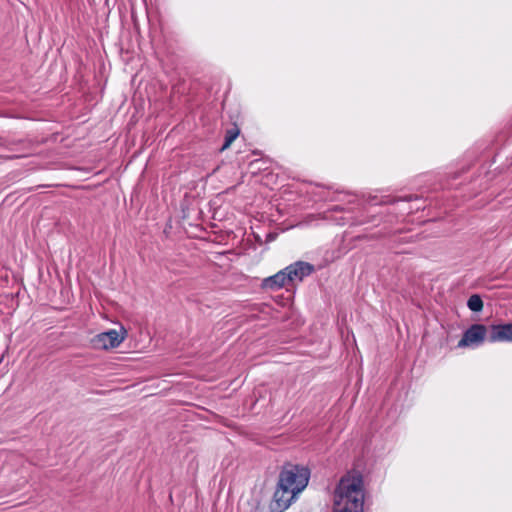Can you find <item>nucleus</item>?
<instances>
[{"instance_id":"nucleus-1","label":"nucleus","mask_w":512,"mask_h":512,"mask_svg":"<svg viewBox=\"0 0 512 512\" xmlns=\"http://www.w3.org/2000/svg\"><path fill=\"white\" fill-rule=\"evenodd\" d=\"M307 466L285 463L278 475V481L270 504L271 512H284L307 487L310 479Z\"/></svg>"},{"instance_id":"nucleus-2","label":"nucleus","mask_w":512,"mask_h":512,"mask_svg":"<svg viewBox=\"0 0 512 512\" xmlns=\"http://www.w3.org/2000/svg\"><path fill=\"white\" fill-rule=\"evenodd\" d=\"M363 485L359 472L343 476L334 492L333 512H363Z\"/></svg>"},{"instance_id":"nucleus-3","label":"nucleus","mask_w":512,"mask_h":512,"mask_svg":"<svg viewBox=\"0 0 512 512\" xmlns=\"http://www.w3.org/2000/svg\"><path fill=\"white\" fill-rule=\"evenodd\" d=\"M126 335V330L119 333L118 331L111 329L95 335L91 340V344L94 349L98 350L113 349L118 347L124 341Z\"/></svg>"},{"instance_id":"nucleus-4","label":"nucleus","mask_w":512,"mask_h":512,"mask_svg":"<svg viewBox=\"0 0 512 512\" xmlns=\"http://www.w3.org/2000/svg\"><path fill=\"white\" fill-rule=\"evenodd\" d=\"M488 330L483 324H473L464 333L458 342V347L479 346L485 338L487 339Z\"/></svg>"},{"instance_id":"nucleus-5","label":"nucleus","mask_w":512,"mask_h":512,"mask_svg":"<svg viewBox=\"0 0 512 512\" xmlns=\"http://www.w3.org/2000/svg\"><path fill=\"white\" fill-rule=\"evenodd\" d=\"M288 282L302 281L304 277L314 272V266L308 262L297 261L284 268Z\"/></svg>"},{"instance_id":"nucleus-6","label":"nucleus","mask_w":512,"mask_h":512,"mask_svg":"<svg viewBox=\"0 0 512 512\" xmlns=\"http://www.w3.org/2000/svg\"><path fill=\"white\" fill-rule=\"evenodd\" d=\"M487 340L490 343L512 342V323L491 325L488 330Z\"/></svg>"},{"instance_id":"nucleus-7","label":"nucleus","mask_w":512,"mask_h":512,"mask_svg":"<svg viewBox=\"0 0 512 512\" xmlns=\"http://www.w3.org/2000/svg\"><path fill=\"white\" fill-rule=\"evenodd\" d=\"M288 282L284 269L273 276L267 277L262 281V288L267 290H278Z\"/></svg>"},{"instance_id":"nucleus-8","label":"nucleus","mask_w":512,"mask_h":512,"mask_svg":"<svg viewBox=\"0 0 512 512\" xmlns=\"http://www.w3.org/2000/svg\"><path fill=\"white\" fill-rule=\"evenodd\" d=\"M467 307L473 312H480L483 309V300L478 294H473L467 301Z\"/></svg>"},{"instance_id":"nucleus-9","label":"nucleus","mask_w":512,"mask_h":512,"mask_svg":"<svg viewBox=\"0 0 512 512\" xmlns=\"http://www.w3.org/2000/svg\"><path fill=\"white\" fill-rule=\"evenodd\" d=\"M240 129L234 123V127L226 130V149L231 145V143L239 136Z\"/></svg>"},{"instance_id":"nucleus-10","label":"nucleus","mask_w":512,"mask_h":512,"mask_svg":"<svg viewBox=\"0 0 512 512\" xmlns=\"http://www.w3.org/2000/svg\"><path fill=\"white\" fill-rule=\"evenodd\" d=\"M223 255H224V251H210V252H209V256H208V258H209V260H210L211 262L216 263V261H217L220 257H222Z\"/></svg>"},{"instance_id":"nucleus-11","label":"nucleus","mask_w":512,"mask_h":512,"mask_svg":"<svg viewBox=\"0 0 512 512\" xmlns=\"http://www.w3.org/2000/svg\"><path fill=\"white\" fill-rule=\"evenodd\" d=\"M277 234L276 233H269L267 235V241H273L276 239Z\"/></svg>"},{"instance_id":"nucleus-12","label":"nucleus","mask_w":512,"mask_h":512,"mask_svg":"<svg viewBox=\"0 0 512 512\" xmlns=\"http://www.w3.org/2000/svg\"><path fill=\"white\" fill-rule=\"evenodd\" d=\"M413 199H418V197L416 195L415 196L414 195H409V196H406L404 198V200H406V201H411Z\"/></svg>"},{"instance_id":"nucleus-13","label":"nucleus","mask_w":512,"mask_h":512,"mask_svg":"<svg viewBox=\"0 0 512 512\" xmlns=\"http://www.w3.org/2000/svg\"><path fill=\"white\" fill-rule=\"evenodd\" d=\"M219 151L220 152H223L224 151V144L221 145V147L219 148Z\"/></svg>"},{"instance_id":"nucleus-14","label":"nucleus","mask_w":512,"mask_h":512,"mask_svg":"<svg viewBox=\"0 0 512 512\" xmlns=\"http://www.w3.org/2000/svg\"><path fill=\"white\" fill-rule=\"evenodd\" d=\"M221 108H224V100L220 102Z\"/></svg>"},{"instance_id":"nucleus-15","label":"nucleus","mask_w":512,"mask_h":512,"mask_svg":"<svg viewBox=\"0 0 512 512\" xmlns=\"http://www.w3.org/2000/svg\"><path fill=\"white\" fill-rule=\"evenodd\" d=\"M218 212L219 211H215L214 216H213L214 219H216V215L218 214Z\"/></svg>"},{"instance_id":"nucleus-16","label":"nucleus","mask_w":512,"mask_h":512,"mask_svg":"<svg viewBox=\"0 0 512 512\" xmlns=\"http://www.w3.org/2000/svg\"><path fill=\"white\" fill-rule=\"evenodd\" d=\"M225 235H226V237H228L230 235V233L226 231Z\"/></svg>"}]
</instances>
